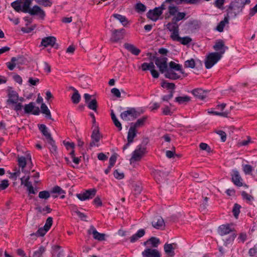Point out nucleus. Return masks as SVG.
<instances>
[{
	"instance_id": "f257e3e1",
	"label": "nucleus",
	"mask_w": 257,
	"mask_h": 257,
	"mask_svg": "<svg viewBox=\"0 0 257 257\" xmlns=\"http://www.w3.org/2000/svg\"><path fill=\"white\" fill-rule=\"evenodd\" d=\"M33 0H16L11 3V7L17 12H22L28 13L31 16H38L40 19H44L45 11L38 5H34L31 8ZM37 3L45 7H51L52 3L50 0H35Z\"/></svg>"
},
{
	"instance_id": "f03ea898",
	"label": "nucleus",
	"mask_w": 257,
	"mask_h": 257,
	"mask_svg": "<svg viewBox=\"0 0 257 257\" xmlns=\"http://www.w3.org/2000/svg\"><path fill=\"white\" fill-rule=\"evenodd\" d=\"M250 0H234L231 2L227 9V15L235 18L242 10L246 4H249Z\"/></svg>"
},
{
	"instance_id": "7ed1b4c3",
	"label": "nucleus",
	"mask_w": 257,
	"mask_h": 257,
	"mask_svg": "<svg viewBox=\"0 0 257 257\" xmlns=\"http://www.w3.org/2000/svg\"><path fill=\"white\" fill-rule=\"evenodd\" d=\"M9 98L7 100L8 104H13V108L16 111H20L22 109L23 105L22 103L19 102L18 93L13 90H9L8 93Z\"/></svg>"
},
{
	"instance_id": "20e7f679",
	"label": "nucleus",
	"mask_w": 257,
	"mask_h": 257,
	"mask_svg": "<svg viewBox=\"0 0 257 257\" xmlns=\"http://www.w3.org/2000/svg\"><path fill=\"white\" fill-rule=\"evenodd\" d=\"M141 113L138 111L135 108L129 107L126 110L120 114V117L125 121L134 120L141 115Z\"/></svg>"
},
{
	"instance_id": "39448f33",
	"label": "nucleus",
	"mask_w": 257,
	"mask_h": 257,
	"mask_svg": "<svg viewBox=\"0 0 257 257\" xmlns=\"http://www.w3.org/2000/svg\"><path fill=\"white\" fill-rule=\"evenodd\" d=\"M221 58L220 54L217 53V52L209 53L207 56L205 61V67L207 69L211 68L221 59Z\"/></svg>"
},
{
	"instance_id": "423d86ee",
	"label": "nucleus",
	"mask_w": 257,
	"mask_h": 257,
	"mask_svg": "<svg viewBox=\"0 0 257 257\" xmlns=\"http://www.w3.org/2000/svg\"><path fill=\"white\" fill-rule=\"evenodd\" d=\"M146 152V148L143 147L141 145L138 146L137 149H136L132 154V156L130 160V163L132 164L136 161L141 160L142 157L144 156Z\"/></svg>"
},
{
	"instance_id": "0eeeda50",
	"label": "nucleus",
	"mask_w": 257,
	"mask_h": 257,
	"mask_svg": "<svg viewBox=\"0 0 257 257\" xmlns=\"http://www.w3.org/2000/svg\"><path fill=\"white\" fill-rule=\"evenodd\" d=\"M25 62V59L23 56H18L13 57L11 61L6 63L7 66L10 70H13L15 67L18 65H23Z\"/></svg>"
},
{
	"instance_id": "6e6552de",
	"label": "nucleus",
	"mask_w": 257,
	"mask_h": 257,
	"mask_svg": "<svg viewBox=\"0 0 257 257\" xmlns=\"http://www.w3.org/2000/svg\"><path fill=\"white\" fill-rule=\"evenodd\" d=\"M167 28L169 31L171 33L170 35L171 38L175 41L177 39H179V26L176 23H169L167 25Z\"/></svg>"
},
{
	"instance_id": "1a4fd4ad",
	"label": "nucleus",
	"mask_w": 257,
	"mask_h": 257,
	"mask_svg": "<svg viewBox=\"0 0 257 257\" xmlns=\"http://www.w3.org/2000/svg\"><path fill=\"white\" fill-rule=\"evenodd\" d=\"M125 30L121 29L120 30H112L111 31V37L110 41L113 43H117L122 39L124 37Z\"/></svg>"
},
{
	"instance_id": "9d476101",
	"label": "nucleus",
	"mask_w": 257,
	"mask_h": 257,
	"mask_svg": "<svg viewBox=\"0 0 257 257\" xmlns=\"http://www.w3.org/2000/svg\"><path fill=\"white\" fill-rule=\"evenodd\" d=\"M167 58L166 57L156 58L155 59V64L159 68L160 71L162 73H165L168 69Z\"/></svg>"
},
{
	"instance_id": "9b49d317",
	"label": "nucleus",
	"mask_w": 257,
	"mask_h": 257,
	"mask_svg": "<svg viewBox=\"0 0 257 257\" xmlns=\"http://www.w3.org/2000/svg\"><path fill=\"white\" fill-rule=\"evenodd\" d=\"M96 190L91 189L86 190L83 193L77 194L76 196L81 201L92 198L96 194Z\"/></svg>"
},
{
	"instance_id": "f8f14e48",
	"label": "nucleus",
	"mask_w": 257,
	"mask_h": 257,
	"mask_svg": "<svg viewBox=\"0 0 257 257\" xmlns=\"http://www.w3.org/2000/svg\"><path fill=\"white\" fill-rule=\"evenodd\" d=\"M24 109L26 113H31L34 115H38L40 113L39 108L35 106L33 102H30L28 104H26L24 106Z\"/></svg>"
},
{
	"instance_id": "ddd939ff",
	"label": "nucleus",
	"mask_w": 257,
	"mask_h": 257,
	"mask_svg": "<svg viewBox=\"0 0 257 257\" xmlns=\"http://www.w3.org/2000/svg\"><path fill=\"white\" fill-rule=\"evenodd\" d=\"M162 13L163 12H161L159 8H155L153 10H149L147 13V16L149 19L156 22L158 20L159 17L162 14Z\"/></svg>"
},
{
	"instance_id": "4468645a",
	"label": "nucleus",
	"mask_w": 257,
	"mask_h": 257,
	"mask_svg": "<svg viewBox=\"0 0 257 257\" xmlns=\"http://www.w3.org/2000/svg\"><path fill=\"white\" fill-rule=\"evenodd\" d=\"M213 49L217 51H219L217 53L220 54L222 57V55L225 53L226 50L228 49V47L225 46L223 40H219L213 47Z\"/></svg>"
},
{
	"instance_id": "2eb2a0df",
	"label": "nucleus",
	"mask_w": 257,
	"mask_h": 257,
	"mask_svg": "<svg viewBox=\"0 0 257 257\" xmlns=\"http://www.w3.org/2000/svg\"><path fill=\"white\" fill-rule=\"evenodd\" d=\"M91 138L92 141L90 143V146L91 147L95 146H98L97 143L99 142L101 136L97 128L93 131Z\"/></svg>"
},
{
	"instance_id": "dca6fc26",
	"label": "nucleus",
	"mask_w": 257,
	"mask_h": 257,
	"mask_svg": "<svg viewBox=\"0 0 257 257\" xmlns=\"http://www.w3.org/2000/svg\"><path fill=\"white\" fill-rule=\"evenodd\" d=\"M56 39L53 36H49L42 39L40 46L47 47L48 46L53 47L56 43Z\"/></svg>"
},
{
	"instance_id": "f3484780",
	"label": "nucleus",
	"mask_w": 257,
	"mask_h": 257,
	"mask_svg": "<svg viewBox=\"0 0 257 257\" xmlns=\"http://www.w3.org/2000/svg\"><path fill=\"white\" fill-rule=\"evenodd\" d=\"M88 233L89 234L92 233L94 238L97 240L103 241L105 239V234L98 232L93 226H91L88 230Z\"/></svg>"
},
{
	"instance_id": "a211bd4d",
	"label": "nucleus",
	"mask_w": 257,
	"mask_h": 257,
	"mask_svg": "<svg viewBox=\"0 0 257 257\" xmlns=\"http://www.w3.org/2000/svg\"><path fill=\"white\" fill-rule=\"evenodd\" d=\"M144 257H161L160 252L156 249L147 248L142 252Z\"/></svg>"
},
{
	"instance_id": "6ab92c4d",
	"label": "nucleus",
	"mask_w": 257,
	"mask_h": 257,
	"mask_svg": "<svg viewBox=\"0 0 257 257\" xmlns=\"http://www.w3.org/2000/svg\"><path fill=\"white\" fill-rule=\"evenodd\" d=\"M153 226L158 229H161L165 227V222L163 218L161 216H156L154 217L152 222Z\"/></svg>"
},
{
	"instance_id": "aec40b11",
	"label": "nucleus",
	"mask_w": 257,
	"mask_h": 257,
	"mask_svg": "<svg viewBox=\"0 0 257 257\" xmlns=\"http://www.w3.org/2000/svg\"><path fill=\"white\" fill-rule=\"evenodd\" d=\"M176 244L166 243L164 245V249L167 257H173L175 255L174 249Z\"/></svg>"
},
{
	"instance_id": "412c9836",
	"label": "nucleus",
	"mask_w": 257,
	"mask_h": 257,
	"mask_svg": "<svg viewBox=\"0 0 257 257\" xmlns=\"http://www.w3.org/2000/svg\"><path fill=\"white\" fill-rule=\"evenodd\" d=\"M231 177L232 181L233 182L234 185L238 187H240L243 185L242 179L237 171H233Z\"/></svg>"
},
{
	"instance_id": "4be33fe9",
	"label": "nucleus",
	"mask_w": 257,
	"mask_h": 257,
	"mask_svg": "<svg viewBox=\"0 0 257 257\" xmlns=\"http://www.w3.org/2000/svg\"><path fill=\"white\" fill-rule=\"evenodd\" d=\"M28 162L32 163L31 156L29 154L26 155V157H21L18 159V165L20 167L22 168V171H23L24 168L27 165V161Z\"/></svg>"
},
{
	"instance_id": "5701e85b",
	"label": "nucleus",
	"mask_w": 257,
	"mask_h": 257,
	"mask_svg": "<svg viewBox=\"0 0 257 257\" xmlns=\"http://www.w3.org/2000/svg\"><path fill=\"white\" fill-rule=\"evenodd\" d=\"M233 231L232 228L229 224H225L220 225L218 230L219 234L221 235H225Z\"/></svg>"
},
{
	"instance_id": "b1692460",
	"label": "nucleus",
	"mask_w": 257,
	"mask_h": 257,
	"mask_svg": "<svg viewBox=\"0 0 257 257\" xmlns=\"http://www.w3.org/2000/svg\"><path fill=\"white\" fill-rule=\"evenodd\" d=\"M192 94L197 98L204 99L207 95V91L201 88H197L192 91Z\"/></svg>"
},
{
	"instance_id": "393cba45",
	"label": "nucleus",
	"mask_w": 257,
	"mask_h": 257,
	"mask_svg": "<svg viewBox=\"0 0 257 257\" xmlns=\"http://www.w3.org/2000/svg\"><path fill=\"white\" fill-rule=\"evenodd\" d=\"M124 47L128 51L134 55L138 56L141 52V50L137 48L134 45L130 43H125Z\"/></svg>"
},
{
	"instance_id": "a878e982",
	"label": "nucleus",
	"mask_w": 257,
	"mask_h": 257,
	"mask_svg": "<svg viewBox=\"0 0 257 257\" xmlns=\"http://www.w3.org/2000/svg\"><path fill=\"white\" fill-rule=\"evenodd\" d=\"M165 76L167 78L172 80H176L180 78V76L176 73L173 70L168 69L165 72Z\"/></svg>"
},
{
	"instance_id": "bb28decb",
	"label": "nucleus",
	"mask_w": 257,
	"mask_h": 257,
	"mask_svg": "<svg viewBox=\"0 0 257 257\" xmlns=\"http://www.w3.org/2000/svg\"><path fill=\"white\" fill-rule=\"evenodd\" d=\"M167 175L168 173L167 172L161 170H156L154 172V177L157 182H162Z\"/></svg>"
},
{
	"instance_id": "cd10ccee",
	"label": "nucleus",
	"mask_w": 257,
	"mask_h": 257,
	"mask_svg": "<svg viewBox=\"0 0 257 257\" xmlns=\"http://www.w3.org/2000/svg\"><path fill=\"white\" fill-rule=\"evenodd\" d=\"M136 128L131 125L127 133V142H128V143H133L134 141V139L136 137Z\"/></svg>"
},
{
	"instance_id": "c85d7f7f",
	"label": "nucleus",
	"mask_w": 257,
	"mask_h": 257,
	"mask_svg": "<svg viewBox=\"0 0 257 257\" xmlns=\"http://www.w3.org/2000/svg\"><path fill=\"white\" fill-rule=\"evenodd\" d=\"M39 128L43 135L46 137L47 142L52 139L50 133L48 132L47 127L45 124H40L39 126Z\"/></svg>"
},
{
	"instance_id": "c756f323",
	"label": "nucleus",
	"mask_w": 257,
	"mask_h": 257,
	"mask_svg": "<svg viewBox=\"0 0 257 257\" xmlns=\"http://www.w3.org/2000/svg\"><path fill=\"white\" fill-rule=\"evenodd\" d=\"M145 233V231L144 229H139L136 233L134 234L130 237V241L133 243L136 242L140 238L143 236Z\"/></svg>"
},
{
	"instance_id": "7c9ffc66",
	"label": "nucleus",
	"mask_w": 257,
	"mask_h": 257,
	"mask_svg": "<svg viewBox=\"0 0 257 257\" xmlns=\"http://www.w3.org/2000/svg\"><path fill=\"white\" fill-rule=\"evenodd\" d=\"M148 119L147 116H144L142 118L138 119L137 121L131 124V125L137 129V128L144 126Z\"/></svg>"
},
{
	"instance_id": "2f4dec72",
	"label": "nucleus",
	"mask_w": 257,
	"mask_h": 257,
	"mask_svg": "<svg viewBox=\"0 0 257 257\" xmlns=\"http://www.w3.org/2000/svg\"><path fill=\"white\" fill-rule=\"evenodd\" d=\"M112 17L116 20H118L124 27L126 26L128 23V21H127L126 17L124 16L117 14H114L112 15Z\"/></svg>"
},
{
	"instance_id": "473e14b6",
	"label": "nucleus",
	"mask_w": 257,
	"mask_h": 257,
	"mask_svg": "<svg viewBox=\"0 0 257 257\" xmlns=\"http://www.w3.org/2000/svg\"><path fill=\"white\" fill-rule=\"evenodd\" d=\"M160 241L159 238L155 237H152L149 238L147 241L144 242V244H151V246L153 247H156L160 244Z\"/></svg>"
},
{
	"instance_id": "72a5a7b5",
	"label": "nucleus",
	"mask_w": 257,
	"mask_h": 257,
	"mask_svg": "<svg viewBox=\"0 0 257 257\" xmlns=\"http://www.w3.org/2000/svg\"><path fill=\"white\" fill-rule=\"evenodd\" d=\"M230 16L229 15H227L225 17L223 21H221L219 24L217 25L216 27V30L219 32H222L223 31V29L225 27V24H228L229 23L228 21V17Z\"/></svg>"
},
{
	"instance_id": "f704fd0d",
	"label": "nucleus",
	"mask_w": 257,
	"mask_h": 257,
	"mask_svg": "<svg viewBox=\"0 0 257 257\" xmlns=\"http://www.w3.org/2000/svg\"><path fill=\"white\" fill-rule=\"evenodd\" d=\"M73 90L74 91V93H73L71 98L73 103L77 104L80 100L81 96L76 89L73 88Z\"/></svg>"
},
{
	"instance_id": "c9c22d12",
	"label": "nucleus",
	"mask_w": 257,
	"mask_h": 257,
	"mask_svg": "<svg viewBox=\"0 0 257 257\" xmlns=\"http://www.w3.org/2000/svg\"><path fill=\"white\" fill-rule=\"evenodd\" d=\"M41 112L43 114L46 115V117L52 119L51 117V112L48 109V107L45 103H42L41 106Z\"/></svg>"
},
{
	"instance_id": "e433bc0d",
	"label": "nucleus",
	"mask_w": 257,
	"mask_h": 257,
	"mask_svg": "<svg viewBox=\"0 0 257 257\" xmlns=\"http://www.w3.org/2000/svg\"><path fill=\"white\" fill-rule=\"evenodd\" d=\"M170 69L175 70L179 71L181 73L183 74L184 72L182 69V66L179 64H177L173 61H171L169 63Z\"/></svg>"
},
{
	"instance_id": "4c0bfd02",
	"label": "nucleus",
	"mask_w": 257,
	"mask_h": 257,
	"mask_svg": "<svg viewBox=\"0 0 257 257\" xmlns=\"http://www.w3.org/2000/svg\"><path fill=\"white\" fill-rule=\"evenodd\" d=\"M46 251L45 247L41 245L39 248L34 251L33 256V257H42L43 253Z\"/></svg>"
},
{
	"instance_id": "58836bf2",
	"label": "nucleus",
	"mask_w": 257,
	"mask_h": 257,
	"mask_svg": "<svg viewBox=\"0 0 257 257\" xmlns=\"http://www.w3.org/2000/svg\"><path fill=\"white\" fill-rule=\"evenodd\" d=\"M186 13L184 12H179L172 19V23H177L178 22L184 19Z\"/></svg>"
},
{
	"instance_id": "ea45409f",
	"label": "nucleus",
	"mask_w": 257,
	"mask_h": 257,
	"mask_svg": "<svg viewBox=\"0 0 257 257\" xmlns=\"http://www.w3.org/2000/svg\"><path fill=\"white\" fill-rule=\"evenodd\" d=\"M190 100V98L188 96H179L175 98V101L179 104H184Z\"/></svg>"
},
{
	"instance_id": "a19ab883",
	"label": "nucleus",
	"mask_w": 257,
	"mask_h": 257,
	"mask_svg": "<svg viewBox=\"0 0 257 257\" xmlns=\"http://www.w3.org/2000/svg\"><path fill=\"white\" fill-rule=\"evenodd\" d=\"M30 176H24L21 178V185H24L25 187H29L32 186V184L29 181Z\"/></svg>"
},
{
	"instance_id": "79ce46f5",
	"label": "nucleus",
	"mask_w": 257,
	"mask_h": 257,
	"mask_svg": "<svg viewBox=\"0 0 257 257\" xmlns=\"http://www.w3.org/2000/svg\"><path fill=\"white\" fill-rule=\"evenodd\" d=\"M179 39H177L175 41L179 42L183 45H187L192 41V39L189 37H184L183 38L178 37Z\"/></svg>"
},
{
	"instance_id": "37998d69",
	"label": "nucleus",
	"mask_w": 257,
	"mask_h": 257,
	"mask_svg": "<svg viewBox=\"0 0 257 257\" xmlns=\"http://www.w3.org/2000/svg\"><path fill=\"white\" fill-rule=\"evenodd\" d=\"M142 69L143 71H146L148 70H152V68H155V65L153 62H150L149 63L145 62L141 65Z\"/></svg>"
},
{
	"instance_id": "c03bdc74",
	"label": "nucleus",
	"mask_w": 257,
	"mask_h": 257,
	"mask_svg": "<svg viewBox=\"0 0 257 257\" xmlns=\"http://www.w3.org/2000/svg\"><path fill=\"white\" fill-rule=\"evenodd\" d=\"M136 10L138 13H144L146 11V7L141 3H138L135 6Z\"/></svg>"
},
{
	"instance_id": "a18cd8bd",
	"label": "nucleus",
	"mask_w": 257,
	"mask_h": 257,
	"mask_svg": "<svg viewBox=\"0 0 257 257\" xmlns=\"http://www.w3.org/2000/svg\"><path fill=\"white\" fill-rule=\"evenodd\" d=\"M88 107L95 111H96L97 107V103L95 99H92L88 103Z\"/></svg>"
},
{
	"instance_id": "49530a36",
	"label": "nucleus",
	"mask_w": 257,
	"mask_h": 257,
	"mask_svg": "<svg viewBox=\"0 0 257 257\" xmlns=\"http://www.w3.org/2000/svg\"><path fill=\"white\" fill-rule=\"evenodd\" d=\"M241 208V206L240 205L235 203L234 205L233 209H232V212L233 213V215L236 218H238V215L240 213V209Z\"/></svg>"
},
{
	"instance_id": "de8ad7c7",
	"label": "nucleus",
	"mask_w": 257,
	"mask_h": 257,
	"mask_svg": "<svg viewBox=\"0 0 257 257\" xmlns=\"http://www.w3.org/2000/svg\"><path fill=\"white\" fill-rule=\"evenodd\" d=\"M48 231V230L44 227L43 228H39L35 233H32L31 235H35L37 236H43Z\"/></svg>"
},
{
	"instance_id": "09e8293b",
	"label": "nucleus",
	"mask_w": 257,
	"mask_h": 257,
	"mask_svg": "<svg viewBox=\"0 0 257 257\" xmlns=\"http://www.w3.org/2000/svg\"><path fill=\"white\" fill-rule=\"evenodd\" d=\"M47 142L51 146V147H50V151L53 154H56L57 153V147L55 145V141L52 139Z\"/></svg>"
},
{
	"instance_id": "8fccbe9b",
	"label": "nucleus",
	"mask_w": 257,
	"mask_h": 257,
	"mask_svg": "<svg viewBox=\"0 0 257 257\" xmlns=\"http://www.w3.org/2000/svg\"><path fill=\"white\" fill-rule=\"evenodd\" d=\"M241 196L243 199L245 200L248 203H250L253 200V197L245 191H242L241 192Z\"/></svg>"
},
{
	"instance_id": "3c124183",
	"label": "nucleus",
	"mask_w": 257,
	"mask_h": 257,
	"mask_svg": "<svg viewBox=\"0 0 257 257\" xmlns=\"http://www.w3.org/2000/svg\"><path fill=\"white\" fill-rule=\"evenodd\" d=\"M195 61L193 59H191L190 60H188L186 61L184 63V67L186 68H193L195 67Z\"/></svg>"
},
{
	"instance_id": "603ef678",
	"label": "nucleus",
	"mask_w": 257,
	"mask_h": 257,
	"mask_svg": "<svg viewBox=\"0 0 257 257\" xmlns=\"http://www.w3.org/2000/svg\"><path fill=\"white\" fill-rule=\"evenodd\" d=\"M161 86L163 88H166L167 89H174L175 88V85L173 83H169L164 81L161 83Z\"/></svg>"
},
{
	"instance_id": "864d4df0",
	"label": "nucleus",
	"mask_w": 257,
	"mask_h": 257,
	"mask_svg": "<svg viewBox=\"0 0 257 257\" xmlns=\"http://www.w3.org/2000/svg\"><path fill=\"white\" fill-rule=\"evenodd\" d=\"M50 196V194L47 191H40L39 193V197L41 199H47Z\"/></svg>"
},
{
	"instance_id": "5fc2aeb1",
	"label": "nucleus",
	"mask_w": 257,
	"mask_h": 257,
	"mask_svg": "<svg viewBox=\"0 0 257 257\" xmlns=\"http://www.w3.org/2000/svg\"><path fill=\"white\" fill-rule=\"evenodd\" d=\"M169 13L171 16H175L178 11V8L174 5H170L168 7Z\"/></svg>"
},
{
	"instance_id": "6e6d98bb",
	"label": "nucleus",
	"mask_w": 257,
	"mask_h": 257,
	"mask_svg": "<svg viewBox=\"0 0 257 257\" xmlns=\"http://www.w3.org/2000/svg\"><path fill=\"white\" fill-rule=\"evenodd\" d=\"M248 254L251 257L257 255V243L249 249Z\"/></svg>"
},
{
	"instance_id": "4d7b16f0",
	"label": "nucleus",
	"mask_w": 257,
	"mask_h": 257,
	"mask_svg": "<svg viewBox=\"0 0 257 257\" xmlns=\"http://www.w3.org/2000/svg\"><path fill=\"white\" fill-rule=\"evenodd\" d=\"M236 236V234L234 233H233L228 238H226L224 241L225 246H227L228 244L231 243L234 240Z\"/></svg>"
},
{
	"instance_id": "13d9d810",
	"label": "nucleus",
	"mask_w": 257,
	"mask_h": 257,
	"mask_svg": "<svg viewBox=\"0 0 257 257\" xmlns=\"http://www.w3.org/2000/svg\"><path fill=\"white\" fill-rule=\"evenodd\" d=\"M51 193L53 194L58 193V194H64L65 191L62 190L59 186H56L52 189Z\"/></svg>"
},
{
	"instance_id": "bf43d9fd",
	"label": "nucleus",
	"mask_w": 257,
	"mask_h": 257,
	"mask_svg": "<svg viewBox=\"0 0 257 257\" xmlns=\"http://www.w3.org/2000/svg\"><path fill=\"white\" fill-rule=\"evenodd\" d=\"M179 4H181L183 3H185L189 4H197L200 2L201 0H178Z\"/></svg>"
},
{
	"instance_id": "052dcab7",
	"label": "nucleus",
	"mask_w": 257,
	"mask_h": 257,
	"mask_svg": "<svg viewBox=\"0 0 257 257\" xmlns=\"http://www.w3.org/2000/svg\"><path fill=\"white\" fill-rule=\"evenodd\" d=\"M52 222L53 218L51 217H49L46 220V223L44 226V228L49 230L52 225Z\"/></svg>"
},
{
	"instance_id": "680f3d73",
	"label": "nucleus",
	"mask_w": 257,
	"mask_h": 257,
	"mask_svg": "<svg viewBox=\"0 0 257 257\" xmlns=\"http://www.w3.org/2000/svg\"><path fill=\"white\" fill-rule=\"evenodd\" d=\"M247 238V235L246 233L241 232L239 234V236L238 237V242H244L246 240Z\"/></svg>"
},
{
	"instance_id": "e2e57ef3",
	"label": "nucleus",
	"mask_w": 257,
	"mask_h": 257,
	"mask_svg": "<svg viewBox=\"0 0 257 257\" xmlns=\"http://www.w3.org/2000/svg\"><path fill=\"white\" fill-rule=\"evenodd\" d=\"M71 207L73 209L74 212H75L82 220H85L86 218V216L84 213L80 212L77 209H74L73 208L74 207V206L71 205Z\"/></svg>"
},
{
	"instance_id": "0e129e2a",
	"label": "nucleus",
	"mask_w": 257,
	"mask_h": 257,
	"mask_svg": "<svg viewBox=\"0 0 257 257\" xmlns=\"http://www.w3.org/2000/svg\"><path fill=\"white\" fill-rule=\"evenodd\" d=\"M117 159V155L116 154H114L111 156V157L109 158V165L110 166V167H113Z\"/></svg>"
},
{
	"instance_id": "69168bd1",
	"label": "nucleus",
	"mask_w": 257,
	"mask_h": 257,
	"mask_svg": "<svg viewBox=\"0 0 257 257\" xmlns=\"http://www.w3.org/2000/svg\"><path fill=\"white\" fill-rule=\"evenodd\" d=\"M114 177L117 179H122L124 178V174L122 172H119L118 170H115L113 173Z\"/></svg>"
},
{
	"instance_id": "338daca9",
	"label": "nucleus",
	"mask_w": 257,
	"mask_h": 257,
	"mask_svg": "<svg viewBox=\"0 0 257 257\" xmlns=\"http://www.w3.org/2000/svg\"><path fill=\"white\" fill-rule=\"evenodd\" d=\"M224 2L225 0H216L214 2V5L216 8L222 9Z\"/></svg>"
},
{
	"instance_id": "774afa93",
	"label": "nucleus",
	"mask_w": 257,
	"mask_h": 257,
	"mask_svg": "<svg viewBox=\"0 0 257 257\" xmlns=\"http://www.w3.org/2000/svg\"><path fill=\"white\" fill-rule=\"evenodd\" d=\"M9 181L7 180H3L0 183V190L6 189L9 186Z\"/></svg>"
}]
</instances>
